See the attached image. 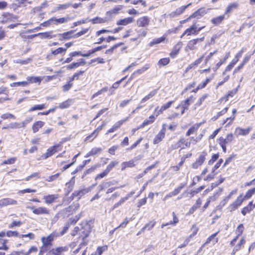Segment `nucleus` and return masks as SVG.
I'll return each mask as SVG.
<instances>
[{"mask_svg": "<svg viewBox=\"0 0 255 255\" xmlns=\"http://www.w3.org/2000/svg\"><path fill=\"white\" fill-rule=\"evenodd\" d=\"M191 5V3H189L185 6H182L177 8L175 11L171 12L168 15L170 18L177 16L184 12L185 9Z\"/></svg>", "mask_w": 255, "mask_h": 255, "instance_id": "5", "label": "nucleus"}, {"mask_svg": "<svg viewBox=\"0 0 255 255\" xmlns=\"http://www.w3.org/2000/svg\"><path fill=\"white\" fill-rule=\"evenodd\" d=\"M206 154L200 155L199 157L196 160L195 162L192 164V167L194 169H197L200 167L206 160Z\"/></svg>", "mask_w": 255, "mask_h": 255, "instance_id": "12", "label": "nucleus"}, {"mask_svg": "<svg viewBox=\"0 0 255 255\" xmlns=\"http://www.w3.org/2000/svg\"><path fill=\"white\" fill-rule=\"evenodd\" d=\"M207 12V11L206 9L204 8H200L192 14L186 20L188 21L192 18H200L206 14Z\"/></svg>", "mask_w": 255, "mask_h": 255, "instance_id": "9", "label": "nucleus"}, {"mask_svg": "<svg viewBox=\"0 0 255 255\" xmlns=\"http://www.w3.org/2000/svg\"><path fill=\"white\" fill-rule=\"evenodd\" d=\"M44 124V122L42 121H38L34 123L32 126V130L33 132H36L38 131L39 129L43 126Z\"/></svg>", "mask_w": 255, "mask_h": 255, "instance_id": "26", "label": "nucleus"}, {"mask_svg": "<svg viewBox=\"0 0 255 255\" xmlns=\"http://www.w3.org/2000/svg\"><path fill=\"white\" fill-rule=\"evenodd\" d=\"M74 33L73 30H71L68 32H66L63 33L64 36L65 37V40L69 39L71 38H73V35L72 36V34Z\"/></svg>", "mask_w": 255, "mask_h": 255, "instance_id": "60", "label": "nucleus"}, {"mask_svg": "<svg viewBox=\"0 0 255 255\" xmlns=\"http://www.w3.org/2000/svg\"><path fill=\"white\" fill-rule=\"evenodd\" d=\"M6 236L8 237H19V235L16 231H8L6 233Z\"/></svg>", "mask_w": 255, "mask_h": 255, "instance_id": "62", "label": "nucleus"}, {"mask_svg": "<svg viewBox=\"0 0 255 255\" xmlns=\"http://www.w3.org/2000/svg\"><path fill=\"white\" fill-rule=\"evenodd\" d=\"M225 19L224 15H221L212 19L211 22L215 25H219Z\"/></svg>", "mask_w": 255, "mask_h": 255, "instance_id": "28", "label": "nucleus"}, {"mask_svg": "<svg viewBox=\"0 0 255 255\" xmlns=\"http://www.w3.org/2000/svg\"><path fill=\"white\" fill-rule=\"evenodd\" d=\"M166 110V109H165L163 105L162 106L160 109L159 110L158 107H157L155 108L154 114L155 115L156 117H157L158 116L161 114L162 112Z\"/></svg>", "mask_w": 255, "mask_h": 255, "instance_id": "48", "label": "nucleus"}, {"mask_svg": "<svg viewBox=\"0 0 255 255\" xmlns=\"http://www.w3.org/2000/svg\"><path fill=\"white\" fill-rule=\"evenodd\" d=\"M93 24L95 23H102L105 22V20L102 18L97 17L96 18H93L90 20Z\"/></svg>", "mask_w": 255, "mask_h": 255, "instance_id": "52", "label": "nucleus"}, {"mask_svg": "<svg viewBox=\"0 0 255 255\" xmlns=\"http://www.w3.org/2000/svg\"><path fill=\"white\" fill-rule=\"evenodd\" d=\"M165 126V124L163 125L162 129L155 136L153 141V142L154 144L158 143L164 138L166 131V128Z\"/></svg>", "mask_w": 255, "mask_h": 255, "instance_id": "6", "label": "nucleus"}, {"mask_svg": "<svg viewBox=\"0 0 255 255\" xmlns=\"http://www.w3.org/2000/svg\"><path fill=\"white\" fill-rule=\"evenodd\" d=\"M107 247H99L97 248L96 252L91 255H102L103 252L107 250Z\"/></svg>", "mask_w": 255, "mask_h": 255, "instance_id": "43", "label": "nucleus"}, {"mask_svg": "<svg viewBox=\"0 0 255 255\" xmlns=\"http://www.w3.org/2000/svg\"><path fill=\"white\" fill-rule=\"evenodd\" d=\"M179 141L182 145L185 146V147H182L181 149H184L185 147H190V142H188V139H186L183 137L181 138Z\"/></svg>", "mask_w": 255, "mask_h": 255, "instance_id": "44", "label": "nucleus"}, {"mask_svg": "<svg viewBox=\"0 0 255 255\" xmlns=\"http://www.w3.org/2000/svg\"><path fill=\"white\" fill-rule=\"evenodd\" d=\"M207 97V95L205 94L203 95L199 100L195 104V109H196L197 107L200 106L203 103V101L205 100V99Z\"/></svg>", "mask_w": 255, "mask_h": 255, "instance_id": "57", "label": "nucleus"}, {"mask_svg": "<svg viewBox=\"0 0 255 255\" xmlns=\"http://www.w3.org/2000/svg\"><path fill=\"white\" fill-rule=\"evenodd\" d=\"M102 126L98 127L89 136L87 137V139L90 138H95L98 134L99 132L102 129Z\"/></svg>", "mask_w": 255, "mask_h": 255, "instance_id": "34", "label": "nucleus"}, {"mask_svg": "<svg viewBox=\"0 0 255 255\" xmlns=\"http://www.w3.org/2000/svg\"><path fill=\"white\" fill-rule=\"evenodd\" d=\"M245 243V240L242 238L240 242L235 247L231 253L232 255H235L236 252L241 249L242 246Z\"/></svg>", "mask_w": 255, "mask_h": 255, "instance_id": "25", "label": "nucleus"}, {"mask_svg": "<svg viewBox=\"0 0 255 255\" xmlns=\"http://www.w3.org/2000/svg\"><path fill=\"white\" fill-rule=\"evenodd\" d=\"M185 186V184L182 183L177 188L175 189L172 192H171V195H173V196H175L180 193L181 189L184 188Z\"/></svg>", "mask_w": 255, "mask_h": 255, "instance_id": "47", "label": "nucleus"}, {"mask_svg": "<svg viewBox=\"0 0 255 255\" xmlns=\"http://www.w3.org/2000/svg\"><path fill=\"white\" fill-rule=\"evenodd\" d=\"M67 251L66 247H58L55 249H53L51 252L52 254H57L58 255H60V254L62 252H64Z\"/></svg>", "mask_w": 255, "mask_h": 255, "instance_id": "37", "label": "nucleus"}, {"mask_svg": "<svg viewBox=\"0 0 255 255\" xmlns=\"http://www.w3.org/2000/svg\"><path fill=\"white\" fill-rule=\"evenodd\" d=\"M16 160V157H11L6 160H4L1 164H13Z\"/></svg>", "mask_w": 255, "mask_h": 255, "instance_id": "58", "label": "nucleus"}, {"mask_svg": "<svg viewBox=\"0 0 255 255\" xmlns=\"http://www.w3.org/2000/svg\"><path fill=\"white\" fill-rule=\"evenodd\" d=\"M86 192V190H81L75 191L73 193V195L75 197H78V198H80L82 196H83Z\"/></svg>", "mask_w": 255, "mask_h": 255, "instance_id": "40", "label": "nucleus"}, {"mask_svg": "<svg viewBox=\"0 0 255 255\" xmlns=\"http://www.w3.org/2000/svg\"><path fill=\"white\" fill-rule=\"evenodd\" d=\"M150 67V64H146L144 66H143L141 68L139 69L134 72V74L136 75H140L142 74L143 72L146 71Z\"/></svg>", "mask_w": 255, "mask_h": 255, "instance_id": "27", "label": "nucleus"}, {"mask_svg": "<svg viewBox=\"0 0 255 255\" xmlns=\"http://www.w3.org/2000/svg\"><path fill=\"white\" fill-rule=\"evenodd\" d=\"M1 118L4 120L7 119L9 118H11L12 119H15V117L13 115L10 114V113H5L4 114H2L1 116Z\"/></svg>", "mask_w": 255, "mask_h": 255, "instance_id": "61", "label": "nucleus"}, {"mask_svg": "<svg viewBox=\"0 0 255 255\" xmlns=\"http://www.w3.org/2000/svg\"><path fill=\"white\" fill-rule=\"evenodd\" d=\"M136 22L138 27H146L149 24L150 18L147 16H144L139 18Z\"/></svg>", "mask_w": 255, "mask_h": 255, "instance_id": "11", "label": "nucleus"}, {"mask_svg": "<svg viewBox=\"0 0 255 255\" xmlns=\"http://www.w3.org/2000/svg\"><path fill=\"white\" fill-rule=\"evenodd\" d=\"M51 19L53 24L57 25L59 24H62L67 22L68 21L70 20V18L69 17H67L57 18L55 17H53L51 18Z\"/></svg>", "mask_w": 255, "mask_h": 255, "instance_id": "17", "label": "nucleus"}, {"mask_svg": "<svg viewBox=\"0 0 255 255\" xmlns=\"http://www.w3.org/2000/svg\"><path fill=\"white\" fill-rule=\"evenodd\" d=\"M102 151L101 148L99 147H95L91 149L90 151L87 153L86 157H89L90 156L94 155L97 154L99 153Z\"/></svg>", "mask_w": 255, "mask_h": 255, "instance_id": "30", "label": "nucleus"}, {"mask_svg": "<svg viewBox=\"0 0 255 255\" xmlns=\"http://www.w3.org/2000/svg\"><path fill=\"white\" fill-rule=\"evenodd\" d=\"M194 101V98L193 96L190 97L184 101H183L181 103L176 107L177 109L179 108L181 109V115H183L186 110L188 109V107L191 103Z\"/></svg>", "mask_w": 255, "mask_h": 255, "instance_id": "3", "label": "nucleus"}, {"mask_svg": "<svg viewBox=\"0 0 255 255\" xmlns=\"http://www.w3.org/2000/svg\"><path fill=\"white\" fill-rule=\"evenodd\" d=\"M42 80V77L28 76L26 78L25 81L27 83L28 86L29 83H38L39 84Z\"/></svg>", "mask_w": 255, "mask_h": 255, "instance_id": "19", "label": "nucleus"}, {"mask_svg": "<svg viewBox=\"0 0 255 255\" xmlns=\"http://www.w3.org/2000/svg\"><path fill=\"white\" fill-rule=\"evenodd\" d=\"M197 35V26L195 24H193L189 28H187L180 36L182 38L185 35L189 36L191 35Z\"/></svg>", "mask_w": 255, "mask_h": 255, "instance_id": "14", "label": "nucleus"}, {"mask_svg": "<svg viewBox=\"0 0 255 255\" xmlns=\"http://www.w3.org/2000/svg\"><path fill=\"white\" fill-rule=\"evenodd\" d=\"M201 125V124H195L194 126H193L192 127H191L187 131L186 133V135L187 136H189L192 134L196 132L197 130L200 127Z\"/></svg>", "mask_w": 255, "mask_h": 255, "instance_id": "24", "label": "nucleus"}, {"mask_svg": "<svg viewBox=\"0 0 255 255\" xmlns=\"http://www.w3.org/2000/svg\"><path fill=\"white\" fill-rule=\"evenodd\" d=\"M156 116H150L148 119L145 120L144 122L139 126V128H143L145 126L152 124L155 120Z\"/></svg>", "mask_w": 255, "mask_h": 255, "instance_id": "21", "label": "nucleus"}, {"mask_svg": "<svg viewBox=\"0 0 255 255\" xmlns=\"http://www.w3.org/2000/svg\"><path fill=\"white\" fill-rule=\"evenodd\" d=\"M26 208L31 210L32 213L36 215H48L49 214V210L45 207L27 206Z\"/></svg>", "mask_w": 255, "mask_h": 255, "instance_id": "2", "label": "nucleus"}, {"mask_svg": "<svg viewBox=\"0 0 255 255\" xmlns=\"http://www.w3.org/2000/svg\"><path fill=\"white\" fill-rule=\"evenodd\" d=\"M165 40V38L163 37H161L160 38H158L156 39H154L152 41L150 42L149 44L150 46H152L154 44H157L163 42Z\"/></svg>", "mask_w": 255, "mask_h": 255, "instance_id": "41", "label": "nucleus"}, {"mask_svg": "<svg viewBox=\"0 0 255 255\" xmlns=\"http://www.w3.org/2000/svg\"><path fill=\"white\" fill-rule=\"evenodd\" d=\"M17 204V201L10 198H3L0 200V208L8 205H14Z\"/></svg>", "mask_w": 255, "mask_h": 255, "instance_id": "7", "label": "nucleus"}, {"mask_svg": "<svg viewBox=\"0 0 255 255\" xmlns=\"http://www.w3.org/2000/svg\"><path fill=\"white\" fill-rule=\"evenodd\" d=\"M157 89H155V90H154L151 91L148 95L145 96L144 97H143L140 100V103L142 104V103H143L146 102L147 101H148V100H149L150 99H151V98L154 97L157 94Z\"/></svg>", "mask_w": 255, "mask_h": 255, "instance_id": "22", "label": "nucleus"}, {"mask_svg": "<svg viewBox=\"0 0 255 255\" xmlns=\"http://www.w3.org/2000/svg\"><path fill=\"white\" fill-rule=\"evenodd\" d=\"M59 197L58 194H49L44 196L43 199L44 200V202L46 204H51L54 203L55 200Z\"/></svg>", "mask_w": 255, "mask_h": 255, "instance_id": "13", "label": "nucleus"}, {"mask_svg": "<svg viewBox=\"0 0 255 255\" xmlns=\"http://www.w3.org/2000/svg\"><path fill=\"white\" fill-rule=\"evenodd\" d=\"M33 120L32 117H28L25 119L22 123H21V125L22 128H24L26 125L28 123H30Z\"/></svg>", "mask_w": 255, "mask_h": 255, "instance_id": "63", "label": "nucleus"}, {"mask_svg": "<svg viewBox=\"0 0 255 255\" xmlns=\"http://www.w3.org/2000/svg\"><path fill=\"white\" fill-rule=\"evenodd\" d=\"M123 8V6L122 5H118L117 6L113 8L109 11L111 14H117L119 11Z\"/></svg>", "mask_w": 255, "mask_h": 255, "instance_id": "42", "label": "nucleus"}, {"mask_svg": "<svg viewBox=\"0 0 255 255\" xmlns=\"http://www.w3.org/2000/svg\"><path fill=\"white\" fill-rule=\"evenodd\" d=\"M56 236L55 233H53L49 235L47 237H42L41 238V241L42 242V244L44 245V246H49L51 245V243L54 240V238Z\"/></svg>", "mask_w": 255, "mask_h": 255, "instance_id": "15", "label": "nucleus"}, {"mask_svg": "<svg viewBox=\"0 0 255 255\" xmlns=\"http://www.w3.org/2000/svg\"><path fill=\"white\" fill-rule=\"evenodd\" d=\"M26 1V0H16L15 4L18 7L21 6H25L26 4H27Z\"/></svg>", "mask_w": 255, "mask_h": 255, "instance_id": "54", "label": "nucleus"}, {"mask_svg": "<svg viewBox=\"0 0 255 255\" xmlns=\"http://www.w3.org/2000/svg\"><path fill=\"white\" fill-rule=\"evenodd\" d=\"M255 193V188L252 189L251 190H249L246 194L244 197L245 199H248L251 198L253 195H254Z\"/></svg>", "mask_w": 255, "mask_h": 255, "instance_id": "50", "label": "nucleus"}, {"mask_svg": "<svg viewBox=\"0 0 255 255\" xmlns=\"http://www.w3.org/2000/svg\"><path fill=\"white\" fill-rule=\"evenodd\" d=\"M134 18L132 17H128L124 19H121L117 21V24L118 25H124L126 26L130 23H132L134 21Z\"/></svg>", "mask_w": 255, "mask_h": 255, "instance_id": "16", "label": "nucleus"}, {"mask_svg": "<svg viewBox=\"0 0 255 255\" xmlns=\"http://www.w3.org/2000/svg\"><path fill=\"white\" fill-rule=\"evenodd\" d=\"M7 240L5 239H0V250L7 251L8 250V247L6 245Z\"/></svg>", "mask_w": 255, "mask_h": 255, "instance_id": "33", "label": "nucleus"}, {"mask_svg": "<svg viewBox=\"0 0 255 255\" xmlns=\"http://www.w3.org/2000/svg\"><path fill=\"white\" fill-rule=\"evenodd\" d=\"M67 50V48L59 47L57 49L52 50L51 53L54 55H56L59 54L65 53Z\"/></svg>", "mask_w": 255, "mask_h": 255, "instance_id": "39", "label": "nucleus"}, {"mask_svg": "<svg viewBox=\"0 0 255 255\" xmlns=\"http://www.w3.org/2000/svg\"><path fill=\"white\" fill-rule=\"evenodd\" d=\"M128 119V118H127L126 119L119 121L115 123V124L113 126L112 128L108 130L106 134H108L109 133L113 132L116 131L118 128H119L121 126L124 124L126 121H127Z\"/></svg>", "mask_w": 255, "mask_h": 255, "instance_id": "20", "label": "nucleus"}, {"mask_svg": "<svg viewBox=\"0 0 255 255\" xmlns=\"http://www.w3.org/2000/svg\"><path fill=\"white\" fill-rule=\"evenodd\" d=\"M118 164V161H113L107 166L106 170L109 173V172L113 169V168L114 167Z\"/></svg>", "mask_w": 255, "mask_h": 255, "instance_id": "53", "label": "nucleus"}, {"mask_svg": "<svg viewBox=\"0 0 255 255\" xmlns=\"http://www.w3.org/2000/svg\"><path fill=\"white\" fill-rule=\"evenodd\" d=\"M11 87H15V86H23L26 87L27 86V83L26 81H22V82H14L11 83L10 84Z\"/></svg>", "mask_w": 255, "mask_h": 255, "instance_id": "45", "label": "nucleus"}, {"mask_svg": "<svg viewBox=\"0 0 255 255\" xmlns=\"http://www.w3.org/2000/svg\"><path fill=\"white\" fill-rule=\"evenodd\" d=\"M210 81V79L209 78H207L206 80L204 82H202L200 84L198 85L196 88V90H198L199 89H201L206 87L207 84Z\"/></svg>", "mask_w": 255, "mask_h": 255, "instance_id": "49", "label": "nucleus"}, {"mask_svg": "<svg viewBox=\"0 0 255 255\" xmlns=\"http://www.w3.org/2000/svg\"><path fill=\"white\" fill-rule=\"evenodd\" d=\"M238 6V3L237 2H234L230 4L227 7L225 11V14L230 13L234 9L237 8Z\"/></svg>", "mask_w": 255, "mask_h": 255, "instance_id": "36", "label": "nucleus"}, {"mask_svg": "<svg viewBox=\"0 0 255 255\" xmlns=\"http://www.w3.org/2000/svg\"><path fill=\"white\" fill-rule=\"evenodd\" d=\"M45 108V104L36 105L28 110V112H32L36 110H42Z\"/></svg>", "mask_w": 255, "mask_h": 255, "instance_id": "31", "label": "nucleus"}, {"mask_svg": "<svg viewBox=\"0 0 255 255\" xmlns=\"http://www.w3.org/2000/svg\"><path fill=\"white\" fill-rule=\"evenodd\" d=\"M251 129V127H248L246 129L242 128L240 127H237L236 128L235 130V135L237 137H238L240 135L246 136L250 133Z\"/></svg>", "mask_w": 255, "mask_h": 255, "instance_id": "8", "label": "nucleus"}, {"mask_svg": "<svg viewBox=\"0 0 255 255\" xmlns=\"http://www.w3.org/2000/svg\"><path fill=\"white\" fill-rule=\"evenodd\" d=\"M244 201V198H242V194H241L239 197H238L237 199L234 202L239 207V206H240L242 205V204Z\"/></svg>", "mask_w": 255, "mask_h": 255, "instance_id": "56", "label": "nucleus"}, {"mask_svg": "<svg viewBox=\"0 0 255 255\" xmlns=\"http://www.w3.org/2000/svg\"><path fill=\"white\" fill-rule=\"evenodd\" d=\"M71 104V100H67L61 103H60L58 108L63 109H66L68 108Z\"/></svg>", "mask_w": 255, "mask_h": 255, "instance_id": "35", "label": "nucleus"}, {"mask_svg": "<svg viewBox=\"0 0 255 255\" xmlns=\"http://www.w3.org/2000/svg\"><path fill=\"white\" fill-rule=\"evenodd\" d=\"M2 22L5 23L7 22L11 18V15L9 13H4L2 14Z\"/></svg>", "mask_w": 255, "mask_h": 255, "instance_id": "51", "label": "nucleus"}, {"mask_svg": "<svg viewBox=\"0 0 255 255\" xmlns=\"http://www.w3.org/2000/svg\"><path fill=\"white\" fill-rule=\"evenodd\" d=\"M170 62V59L169 58H164L162 59H161L158 61V64L162 65L163 66H165L167 65Z\"/></svg>", "mask_w": 255, "mask_h": 255, "instance_id": "55", "label": "nucleus"}, {"mask_svg": "<svg viewBox=\"0 0 255 255\" xmlns=\"http://www.w3.org/2000/svg\"><path fill=\"white\" fill-rule=\"evenodd\" d=\"M204 37L201 38H197L196 39H192L189 40L186 46L185 47V50L186 52L189 51V50H195L197 49L196 45L197 43L199 41H204Z\"/></svg>", "mask_w": 255, "mask_h": 255, "instance_id": "4", "label": "nucleus"}, {"mask_svg": "<svg viewBox=\"0 0 255 255\" xmlns=\"http://www.w3.org/2000/svg\"><path fill=\"white\" fill-rule=\"evenodd\" d=\"M244 229V226L242 224H240L237 228L236 232L238 234V236H240L243 232Z\"/></svg>", "mask_w": 255, "mask_h": 255, "instance_id": "64", "label": "nucleus"}, {"mask_svg": "<svg viewBox=\"0 0 255 255\" xmlns=\"http://www.w3.org/2000/svg\"><path fill=\"white\" fill-rule=\"evenodd\" d=\"M234 139V135L232 133H229L227 135L226 138L220 137L219 139V144L227 145L231 143Z\"/></svg>", "mask_w": 255, "mask_h": 255, "instance_id": "10", "label": "nucleus"}, {"mask_svg": "<svg viewBox=\"0 0 255 255\" xmlns=\"http://www.w3.org/2000/svg\"><path fill=\"white\" fill-rule=\"evenodd\" d=\"M182 45V44L181 42H179L174 47L172 52L170 54L172 57L174 58L178 54L180 48H181Z\"/></svg>", "mask_w": 255, "mask_h": 255, "instance_id": "23", "label": "nucleus"}, {"mask_svg": "<svg viewBox=\"0 0 255 255\" xmlns=\"http://www.w3.org/2000/svg\"><path fill=\"white\" fill-rule=\"evenodd\" d=\"M71 4L70 3H66L63 4H59L53 10H52V12H54L56 11L60 10L61 9H65L68 8L70 6H71Z\"/></svg>", "mask_w": 255, "mask_h": 255, "instance_id": "38", "label": "nucleus"}, {"mask_svg": "<svg viewBox=\"0 0 255 255\" xmlns=\"http://www.w3.org/2000/svg\"><path fill=\"white\" fill-rule=\"evenodd\" d=\"M52 32H53L52 31H50L45 32L39 33L38 34H34L33 36L35 37V36H40V37L42 39H44V38L51 39V38L56 37V35H52Z\"/></svg>", "mask_w": 255, "mask_h": 255, "instance_id": "18", "label": "nucleus"}, {"mask_svg": "<svg viewBox=\"0 0 255 255\" xmlns=\"http://www.w3.org/2000/svg\"><path fill=\"white\" fill-rule=\"evenodd\" d=\"M229 56H230V52H228L226 54L224 58L222 60L220 59V61L218 63H217V64H216L217 69L219 68L222 65V64H223L224 63H225L227 59L229 58Z\"/></svg>", "mask_w": 255, "mask_h": 255, "instance_id": "46", "label": "nucleus"}, {"mask_svg": "<svg viewBox=\"0 0 255 255\" xmlns=\"http://www.w3.org/2000/svg\"><path fill=\"white\" fill-rule=\"evenodd\" d=\"M36 191L35 189H30L29 188H27V189H25L19 190L17 194H19V195H21V194H24L25 193H31V192L34 193Z\"/></svg>", "mask_w": 255, "mask_h": 255, "instance_id": "59", "label": "nucleus"}, {"mask_svg": "<svg viewBox=\"0 0 255 255\" xmlns=\"http://www.w3.org/2000/svg\"><path fill=\"white\" fill-rule=\"evenodd\" d=\"M62 149V146L60 144H56L50 148H49L45 153L43 154L41 156V158L43 159H46L49 157L52 156L53 154L56 152L61 150Z\"/></svg>", "mask_w": 255, "mask_h": 255, "instance_id": "1", "label": "nucleus"}, {"mask_svg": "<svg viewBox=\"0 0 255 255\" xmlns=\"http://www.w3.org/2000/svg\"><path fill=\"white\" fill-rule=\"evenodd\" d=\"M155 223L156 222L153 221H150L141 229V231L144 232L146 229H147L148 231L151 230L154 226Z\"/></svg>", "mask_w": 255, "mask_h": 255, "instance_id": "29", "label": "nucleus"}, {"mask_svg": "<svg viewBox=\"0 0 255 255\" xmlns=\"http://www.w3.org/2000/svg\"><path fill=\"white\" fill-rule=\"evenodd\" d=\"M83 239V242L79 245V247L77 249H76L75 250H74L73 252V255H76L79 252V251L82 249H83L84 247H85L87 245V241L85 240V239H84V238Z\"/></svg>", "mask_w": 255, "mask_h": 255, "instance_id": "32", "label": "nucleus"}]
</instances>
